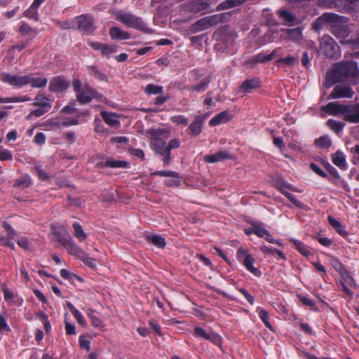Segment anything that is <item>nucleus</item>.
Listing matches in <instances>:
<instances>
[{
    "mask_svg": "<svg viewBox=\"0 0 359 359\" xmlns=\"http://www.w3.org/2000/svg\"><path fill=\"white\" fill-rule=\"evenodd\" d=\"M346 18L337 14L325 13L317 18L313 27L316 30H320L325 25L331 26L332 33L340 40L343 44H350L353 48H359V29L356 31V36H352L347 39L351 33V29L348 25H344Z\"/></svg>",
    "mask_w": 359,
    "mask_h": 359,
    "instance_id": "nucleus-1",
    "label": "nucleus"
},
{
    "mask_svg": "<svg viewBox=\"0 0 359 359\" xmlns=\"http://www.w3.org/2000/svg\"><path fill=\"white\" fill-rule=\"evenodd\" d=\"M244 1L245 0H226L225 1L222 2L218 5L217 10L222 11L225 9H229L241 5Z\"/></svg>",
    "mask_w": 359,
    "mask_h": 359,
    "instance_id": "nucleus-35",
    "label": "nucleus"
},
{
    "mask_svg": "<svg viewBox=\"0 0 359 359\" xmlns=\"http://www.w3.org/2000/svg\"><path fill=\"white\" fill-rule=\"evenodd\" d=\"M116 18L129 27L144 31L147 29L146 24L141 18L125 11H118L116 13Z\"/></svg>",
    "mask_w": 359,
    "mask_h": 359,
    "instance_id": "nucleus-7",
    "label": "nucleus"
},
{
    "mask_svg": "<svg viewBox=\"0 0 359 359\" xmlns=\"http://www.w3.org/2000/svg\"><path fill=\"white\" fill-rule=\"evenodd\" d=\"M48 110L49 109L39 107L38 109L32 110L29 114V116H34L36 117H40L44 114H46L47 111H48Z\"/></svg>",
    "mask_w": 359,
    "mask_h": 359,
    "instance_id": "nucleus-62",
    "label": "nucleus"
},
{
    "mask_svg": "<svg viewBox=\"0 0 359 359\" xmlns=\"http://www.w3.org/2000/svg\"><path fill=\"white\" fill-rule=\"evenodd\" d=\"M79 124L77 118H66L62 120V126L69 127Z\"/></svg>",
    "mask_w": 359,
    "mask_h": 359,
    "instance_id": "nucleus-64",
    "label": "nucleus"
},
{
    "mask_svg": "<svg viewBox=\"0 0 359 359\" xmlns=\"http://www.w3.org/2000/svg\"><path fill=\"white\" fill-rule=\"evenodd\" d=\"M17 244L20 248L24 250H32V243L28 240L27 237H21L17 241Z\"/></svg>",
    "mask_w": 359,
    "mask_h": 359,
    "instance_id": "nucleus-47",
    "label": "nucleus"
},
{
    "mask_svg": "<svg viewBox=\"0 0 359 359\" xmlns=\"http://www.w3.org/2000/svg\"><path fill=\"white\" fill-rule=\"evenodd\" d=\"M273 184L275 187H276L280 192L285 191V189L294 192L299 191L296 187L289 184L282 177L280 176H278L276 179H274Z\"/></svg>",
    "mask_w": 359,
    "mask_h": 359,
    "instance_id": "nucleus-26",
    "label": "nucleus"
},
{
    "mask_svg": "<svg viewBox=\"0 0 359 359\" xmlns=\"http://www.w3.org/2000/svg\"><path fill=\"white\" fill-rule=\"evenodd\" d=\"M231 158H233L232 155L226 150H221L218 152L207 155L204 157L205 161L208 163H214Z\"/></svg>",
    "mask_w": 359,
    "mask_h": 359,
    "instance_id": "nucleus-15",
    "label": "nucleus"
},
{
    "mask_svg": "<svg viewBox=\"0 0 359 359\" xmlns=\"http://www.w3.org/2000/svg\"><path fill=\"white\" fill-rule=\"evenodd\" d=\"M149 133L151 135V147L156 154L162 157V161L165 165H168L171 161L170 151L174 149H177L180 147V141L176 138L172 139L166 145L165 140L162 138L167 139L169 133L167 130L158 129L151 130Z\"/></svg>",
    "mask_w": 359,
    "mask_h": 359,
    "instance_id": "nucleus-3",
    "label": "nucleus"
},
{
    "mask_svg": "<svg viewBox=\"0 0 359 359\" xmlns=\"http://www.w3.org/2000/svg\"><path fill=\"white\" fill-rule=\"evenodd\" d=\"M195 335L198 337L203 338L207 340L210 332H207L203 328L196 327L194 329Z\"/></svg>",
    "mask_w": 359,
    "mask_h": 359,
    "instance_id": "nucleus-59",
    "label": "nucleus"
},
{
    "mask_svg": "<svg viewBox=\"0 0 359 359\" xmlns=\"http://www.w3.org/2000/svg\"><path fill=\"white\" fill-rule=\"evenodd\" d=\"M29 43V40L25 42H21L18 43L17 45L13 46L8 51V55L6 57V60L11 63L13 62L14 56L13 55L14 50H18V51H21L25 49Z\"/></svg>",
    "mask_w": 359,
    "mask_h": 359,
    "instance_id": "nucleus-36",
    "label": "nucleus"
},
{
    "mask_svg": "<svg viewBox=\"0 0 359 359\" xmlns=\"http://www.w3.org/2000/svg\"><path fill=\"white\" fill-rule=\"evenodd\" d=\"M4 299L6 302H11L12 304H16V305H22V299H18L15 300V294L10 290L6 288L4 290Z\"/></svg>",
    "mask_w": 359,
    "mask_h": 359,
    "instance_id": "nucleus-39",
    "label": "nucleus"
},
{
    "mask_svg": "<svg viewBox=\"0 0 359 359\" xmlns=\"http://www.w3.org/2000/svg\"><path fill=\"white\" fill-rule=\"evenodd\" d=\"M346 121L353 123H359V104L350 106Z\"/></svg>",
    "mask_w": 359,
    "mask_h": 359,
    "instance_id": "nucleus-29",
    "label": "nucleus"
},
{
    "mask_svg": "<svg viewBox=\"0 0 359 359\" xmlns=\"http://www.w3.org/2000/svg\"><path fill=\"white\" fill-rule=\"evenodd\" d=\"M260 80L258 78L245 80L239 87V92L244 94L250 93L253 90L260 86Z\"/></svg>",
    "mask_w": 359,
    "mask_h": 359,
    "instance_id": "nucleus-17",
    "label": "nucleus"
},
{
    "mask_svg": "<svg viewBox=\"0 0 359 359\" xmlns=\"http://www.w3.org/2000/svg\"><path fill=\"white\" fill-rule=\"evenodd\" d=\"M299 62L297 57L293 56H288L286 57L280 58L276 61V65H283L285 67H292Z\"/></svg>",
    "mask_w": 359,
    "mask_h": 359,
    "instance_id": "nucleus-33",
    "label": "nucleus"
},
{
    "mask_svg": "<svg viewBox=\"0 0 359 359\" xmlns=\"http://www.w3.org/2000/svg\"><path fill=\"white\" fill-rule=\"evenodd\" d=\"M311 169L317 175L322 177H326L327 174L316 163H312L310 165Z\"/></svg>",
    "mask_w": 359,
    "mask_h": 359,
    "instance_id": "nucleus-63",
    "label": "nucleus"
},
{
    "mask_svg": "<svg viewBox=\"0 0 359 359\" xmlns=\"http://www.w3.org/2000/svg\"><path fill=\"white\" fill-rule=\"evenodd\" d=\"M344 81H349L353 85L359 82V69L356 62L351 61L337 63L327 72L326 88H330L337 83Z\"/></svg>",
    "mask_w": 359,
    "mask_h": 359,
    "instance_id": "nucleus-2",
    "label": "nucleus"
},
{
    "mask_svg": "<svg viewBox=\"0 0 359 359\" xmlns=\"http://www.w3.org/2000/svg\"><path fill=\"white\" fill-rule=\"evenodd\" d=\"M312 265L314 266L316 271L321 273V276L324 278L327 276V271L324 266L321 264L320 262H313Z\"/></svg>",
    "mask_w": 359,
    "mask_h": 359,
    "instance_id": "nucleus-60",
    "label": "nucleus"
},
{
    "mask_svg": "<svg viewBox=\"0 0 359 359\" xmlns=\"http://www.w3.org/2000/svg\"><path fill=\"white\" fill-rule=\"evenodd\" d=\"M12 153L6 149H4L2 146H0V161H6L12 159Z\"/></svg>",
    "mask_w": 359,
    "mask_h": 359,
    "instance_id": "nucleus-57",
    "label": "nucleus"
},
{
    "mask_svg": "<svg viewBox=\"0 0 359 359\" xmlns=\"http://www.w3.org/2000/svg\"><path fill=\"white\" fill-rule=\"evenodd\" d=\"M34 106L42 107L47 109L51 108L50 100L43 94L39 93L34 97Z\"/></svg>",
    "mask_w": 359,
    "mask_h": 359,
    "instance_id": "nucleus-30",
    "label": "nucleus"
},
{
    "mask_svg": "<svg viewBox=\"0 0 359 359\" xmlns=\"http://www.w3.org/2000/svg\"><path fill=\"white\" fill-rule=\"evenodd\" d=\"M69 85L67 81L61 76H56L50 80L48 90L51 93H59L66 90Z\"/></svg>",
    "mask_w": 359,
    "mask_h": 359,
    "instance_id": "nucleus-13",
    "label": "nucleus"
},
{
    "mask_svg": "<svg viewBox=\"0 0 359 359\" xmlns=\"http://www.w3.org/2000/svg\"><path fill=\"white\" fill-rule=\"evenodd\" d=\"M88 315L92 320V323L95 327H101L102 325V320L96 316V313L93 309H89Z\"/></svg>",
    "mask_w": 359,
    "mask_h": 359,
    "instance_id": "nucleus-53",
    "label": "nucleus"
},
{
    "mask_svg": "<svg viewBox=\"0 0 359 359\" xmlns=\"http://www.w3.org/2000/svg\"><path fill=\"white\" fill-rule=\"evenodd\" d=\"M255 259L251 255H247L243 260L245 269L256 277L262 276L261 271L254 266Z\"/></svg>",
    "mask_w": 359,
    "mask_h": 359,
    "instance_id": "nucleus-21",
    "label": "nucleus"
},
{
    "mask_svg": "<svg viewBox=\"0 0 359 359\" xmlns=\"http://www.w3.org/2000/svg\"><path fill=\"white\" fill-rule=\"evenodd\" d=\"M110 36L114 40H126L130 38L129 32L121 30L117 27H114L110 29Z\"/></svg>",
    "mask_w": 359,
    "mask_h": 359,
    "instance_id": "nucleus-28",
    "label": "nucleus"
},
{
    "mask_svg": "<svg viewBox=\"0 0 359 359\" xmlns=\"http://www.w3.org/2000/svg\"><path fill=\"white\" fill-rule=\"evenodd\" d=\"M257 312L259 318L262 320L265 326L269 328L270 330L273 331V327L271 324L269 323V313L262 308L258 307L257 309Z\"/></svg>",
    "mask_w": 359,
    "mask_h": 359,
    "instance_id": "nucleus-34",
    "label": "nucleus"
},
{
    "mask_svg": "<svg viewBox=\"0 0 359 359\" xmlns=\"http://www.w3.org/2000/svg\"><path fill=\"white\" fill-rule=\"evenodd\" d=\"M278 37V32L273 29H269L263 36V42L269 43L274 41Z\"/></svg>",
    "mask_w": 359,
    "mask_h": 359,
    "instance_id": "nucleus-50",
    "label": "nucleus"
},
{
    "mask_svg": "<svg viewBox=\"0 0 359 359\" xmlns=\"http://www.w3.org/2000/svg\"><path fill=\"white\" fill-rule=\"evenodd\" d=\"M19 31L21 34L32 35L34 33V30L27 23H22Z\"/></svg>",
    "mask_w": 359,
    "mask_h": 359,
    "instance_id": "nucleus-58",
    "label": "nucleus"
},
{
    "mask_svg": "<svg viewBox=\"0 0 359 359\" xmlns=\"http://www.w3.org/2000/svg\"><path fill=\"white\" fill-rule=\"evenodd\" d=\"M68 307L69 309V311L72 312L74 317L76 320L77 323L82 326L86 325V321L83 315L81 314V313L71 304H68Z\"/></svg>",
    "mask_w": 359,
    "mask_h": 359,
    "instance_id": "nucleus-37",
    "label": "nucleus"
},
{
    "mask_svg": "<svg viewBox=\"0 0 359 359\" xmlns=\"http://www.w3.org/2000/svg\"><path fill=\"white\" fill-rule=\"evenodd\" d=\"M73 229L74 230V236L75 237L80 241L82 242L85 241L87 238L86 233L83 231L82 226L80 225L79 222H74L72 224Z\"/></svg>",
    "mask_w": 359,
    "mask_h": 359,
    "instance_id": "nucleus-38",
    "label": "nucleus"
},
{
    "mask_svg": "<svg viewBox=\"0 0 359 359\" xmlns=\"http://www.w3.org/2000/svg\"><path fill=\"white\" fill-rule=\"evenodd\" d=\"M277 15L286 23L294 24L297 20L296 17L289 11L280 9L277 11Z\"/></svg>",
    "mask_w": 359,
    "mask_h": 359,
    "instance_id": "nucleus-31",
    "label": "nucleus"
},
{
    "mask_svg": "<svg viewBox=\"0 0 359 359\" xmlns=\"http://www.w3.org/2000/svg\"><path fill=\"white\" fill-rule=\"evenodd\" d=\"M10 327L7 323L6 318L4 315L0 314V333L4 331H10Z\"/></svg>",
    "mask_w": 359,
    "mask_h": 359,
    "instance_id": "nucleus-61",
    "label": "nucleus"
},
{
    "mask_svg": "<svg viewBox=\"0 0 359 359\" xmlns=\"http://www.w3.org/2000/svg\"><path fill=\"white\" fill-rule=\"evenodd\" d=\"M3 226L5 229V234L2 233L0 235V245L7 246L14 250L15 249L14 241L17 236L16 231L6 222H4Z\"/></svg>",
    "mask_w": 359,
    "mask_h": 359,
    "instance_id": "nucleus-11",
    "label": "nucleus"
},
{
    "mask_svg": "<svg viewBox=\"0 0 359 359\" xmlns=\"http://www.w3.org/2000/svg\"><path fill=\"white\" fill-rule=\"evenodd\" d=\"M330 265L338 272H342L344 269L342 263L340 260L334 256H331L329 259Z\"/></svg>",
    "mask_w": 359,
    "mask_h": 359,
    "instance_id": "nucleus-48",
    "label": "nucleus"
},
{
    "mask_svg": "<svg viewBox=\"0 0 359 359\" xmlns=\"http://www.w3.org/2000/svg\"><path fill=\"white\" fill-rule=\"evenodd\" d=\"M316 144L321 148L330 147L332 144L331 140L327 136H323L316 140Z\"/></svg>",
    "mask_w": 359,
    "mask_h": 359,
    "instance_id": "nucleus-52",
    "label": "nucleus"
},
{
    "mask_svg": "<svg viewBox=\"0 0 359 359\" xmlns=\"http://www.w3.org/2000/svg\"><path fill=\"white\" fill-rule=\"evenodd\" d=\"M72 86L76 93V99L81 104H87L97 97V92L87 85L82 86L79 79L73 81Z\"/></svg>",
    "mask_w": 359,
    "mask_h": 359,
    "instance_id": "nucleus-5",
    "label": "nucleus"
},
{
    "mask_svg": "<svg viewBox=\"0 0 359 359\" xmlns=\"http://www.w3.org/2000/svg\"><path fill=\"white\" fill-rule=\"evenodd\" d=\"M255 224V234H256L259 238H264L267 233L268 230L265 229V225L262 222H254Z\"/></svg>",
    "mask_w": 359,
    "mask_h": 359,
    "instance_id": "nucleus-42",
    "label": "nucleus"
},
{
    "mask_svg": "<svg viewBox=\"0 0 359 359\" xmlns=\"http://www.w3.org/2000/svg\"><path fill=\"white\" fill-rule=\"evenodd\" d=\"M97 165L100 168H126L129 166V163L126 161H119L113 158H108L104 161L97 163Z\"/></svg>",
    "mask_w": 359,
    "mask_h": 359,
    "instance_id": "nucleus-19",
    "label": "nucleus"
},
{
    "mask_svg": "<svg viewBox=\"0 0 359 359\" xmlns=\"http://www.w3.org/2000/svg\"><path fill=\"white\" fill-rule=\"evenodd\" d=\"M231 119V116L229 113L228 111H224L222 112L219 113L213 118H212L209 122L210 125L212 126H218L219 124H223Z\"/></svg>",
    "mask_w": 359,
    "mask_h": 359,
    "instance_id": "nucleus-24",
    "label": "nucleus"
},
{
    "mask_svg": "<svg viewBox=\"0 0 359 359\" xmlns=\"http://www.w3.org/2000/svg\"><path fill=\"white\" fill-rule=\"evenodd\" d=\"M354 92L351 87L338 85L333 88L328 99L352 98Z\"/></svg>",
    "mask_w": 359,
    "mask_h": 359,
    "instance_id": "nucleus-12",
    "label": "nucleus"
},
{
    "mask_svg": "<svg viewBox=\"0 0 359 359\" xmlns=\"http://www.w3.org/2000/svg\"><path fill=\"white\" fill-rule=\"evenodd\" d=\"M89 74L99 81L107 80V76L104 74L100 72L97 68L95 66H90L88 67Z\"/></svg>",
    "mask_w": 359,
    "mask_h": 359,
    "instance_id": "nucleus-43",
    "label": "nucleus"
},
{
    "mask_svg": "<svg viewBox=\"0 0 359 359\" xmlns=\"http://www.w3.org/2000/svg\"><path fill=\"white\" fill-rule=\"evenodd\" d=\"M0 81L13 88H21L27 86V74L20 75L9 72H2Z\"/></svg>",
    "mask_w": 359,
    "mask_h": 359,
    "instance_id": "nucleus-8",
    "label": "nucleus"
},
{
    "mask_svg": "<svg viewBox=\"0 0 359 359\" xmlns=\"http://www.w3.org/2000/svg\"><path fill=\"white\" fill-rule=\"evenodd\" d=\"M224 14L222 13L201 18L189 27V31L190 34H196L207 30L222 22Z\"/></svg>",
    "mask_w": 359,
    "mask_h": 359,
    "instance_id": "nucleus-4",
    "label": "nucleus"
},
{
    "mask_svg": "<svg viewBox=\"0 0 359 359\" xmlns=\"http://www.w3.org/2000/svg\"><path fill=\"white\" fill-rule=\"evenodd\" d=\"M146 240L149 243L161 249L164 248L166 245L165 239L161 235L147 234Z\"/></svg>",
    "mask_w": 359,
    "mask_h": 359,
    "instance_id": "nucleus-27",
    "label": "nucleus"
},
{
    "mask_svg": "<svg viewBox=\"0 0 359 359\" xmlns=\"http://www.w3.org/2000/svg\"><path fill=\"white\" fill-rule=\"evenodd\" d=\"M292 242L295 246L296 249L304 257H309L311 255V250L309 246L305 245L302 241L297 239H292Z\"/></svg>",
    "mask_w": 359,
    "mask_h": 359,
    "instance_id": "nucleus-32",
    "label": "nucleus"
},
{
    "mask_svg": "<svg viewBox=\"0 0 359 359\" xmlns=\"http://www.w3.org/2000/svg\"><path fill=\"white\" fill-rule=\"evenodd\" d=\"M144 90L148 95H158L162 93L163 87L154 84H148Z\"/></svg>",
    "mask_w": 359,
    "mask_h": 359,
    "instance_id": "nucleus-45",
    "label": "nucleus"
},
{
    "mask_svg": "<svg viewBox=\"0 0 359 359\" xmlns=\"http://www.w3.org/2000/svg\"><path fill=\"white\" fill-rule=\"evenodd\" d=\"M79 259H81L86 266L92 269H95L97 266V260L94 258L88 257V255L85 252L84 255L81 256Z\"/></svg>",
    "mask_w": 359,
    "mask_h": 359,
    "instance_id": "nucleus-51",
    "label": "nucleus"
},
{
    "mask_svg": "<svg viewBox=\"0 0 359 359\" xmlns=\"http://www.w3.org/2000/svg\"><path fill=\"white\" fill-rule=\"evenodd\" d=\"M100 114L103 121L109 126H118L120 124L118 116L115 113L102 111Z\"/></svg>",
    "mask_w": 359,
    "mask_h": 359,
    "instance_id": "nucleus-25",
    "label": "nucleus"
},
{
    "mask_svg": "<svg viewBox=\"0 0 359 359\" xmlns=\"http://www.w3.org/2000/svg\"><path fill=\"white\" fill-rule=\"evenodd\" d=\"M30 183V177L28 175H23L16 180L15 185L22 189H25L29 186Z\"/></svg>",
    "mask_w": 359,
    "mask_h": 359,
    "instance_id": "nucleus-46",
    "label": "nucleus"
},
{
    "mask_svg": "<svg viewBox=\"0 0 359 359\" xmlns=\"http://www.w3.org/2000/svg\"><path fill=\"white\" fill-rule=\"evenodd\" d=\"M6 103L23 102L30 101L31 98L27 95H23V96H15V97H6Z\"/></svg>",
    "mask_w": 359,
    "mask_h": 359,
    "instance_id": "nucleus-54",
    "label": "nucleus"
},
{
    "mask_svg": "<svg viewBox=\"0 0 359 359\" xmlns=\"http://www.w3.org/2000/svg\"><path fill=\"white\" fill-rule=\"evenodd\" d=\"M285 36V39L292 41L297 43H302L303 41V29L300 27L294 29H287L284 30Z\"/></svg>",
    "mask_w": 359,
    "mask_h": 359,
    "instance_id": "nucleus-14",
    "label": "nucleus"
},
{
    "mask_svg": "<svg viewBox=\"0 0 359 359\" xmlns=\"http://www.w3.org/2000/svg\"><path fill=\"white\" fill-rule=\"evenodd\" d=\"M61 243L71 255L79 258L84 255L85 251L80 248L72 238L63 239Z\"/></svg>",
    "mask_w": 359,
    "mask_h": 359,
    "instance_id": "nucleus-16",
    "label": "nucleus"
},
{
    "mask_svg": "<svg viewBox=\"0 0 359 359\" xmlns=\"http://www.w3.org/2000/svg\"><path fill=\"white\" fill-rule=\"evenodd\" d=\"M320 51L327 58H337L340 55V48L329 35H324L320 41Z\"/></svg>",
    "mask_w": 359,
    "mask_h": 359,
    "instance_id": "nucleus-6",
    "label": "nucleus"
},
{
    "mask_svg": "<svg viewBox=\"0 0 359 359\" xmlns=\"http://www.w3.org/2000/svg\"><path fill=\"white\" fill-rule=\"evenodd\" d=\"M204 121L205 118L203 116H196L194 121L189 126L190 134L194 136L198 135L202 131Z\"/></svg>",
    "mask_w": 359,
    "mask_h": 359,
    "instance_id": "nucleus-23",
    "label": "nucleus"
},
{
    "mask_svg": "<svg viewBox=\"0 0 359 359\" xmlns=\"http://www.w3.org/2000/svg\"><path fill=\"white\" fill-rule=\"evenodd\" d=\"M327 126L333 131L338 133L343 130L345 125L343 122L337 121L333 119H329L327 121Z\"/></svg>",
    "mask_w": 359,
    "mask_h": 359,
    "instance_id": "nucleus-41",
    "label": "nucleus"
},
{
    "mask_svg": "<svg viewBox=\"0 0 359 359\" xmlns=\"http://www.w3.org/2000/svg\"><path fill=\"white\" fill-rule=\"evenodd\" d=\"M48 83V79L43 76L36 77L34 74H27V85L33 88H43Z\"/></svg>",
    "mask_w": 359,
    "mask_h": 359,
    "instance_id": "nucleus-18",
    "label": "nucleus"
},
{
    "mask_svg": "<svg viewBox=\"0 0 359 359\" xmlns=\"http://www.w3.org/2000/svg\"><path fill=\"white\" fill-rule=\"evenodd\" d=\"M116 51V48L115 46H111L106 43H103L101 48V53L103 55H109L111 53H115Z\"/></svg>",
    "mask_w": 359,
    "mask_h": 359,
    "instance_id": "nucleus-56",
    "label": "nucleus"
},
{
    "mask_svg": "<svg viewBox=\"0 0 359 359\" xmlns=\"http://www.w3.org/2000/svg\"><path fill=\"white\" fill-rule=\"evenodd\" d=\"M170 179L165 181V184L170 187H178L181 184V179L180 177L179 173L176 172V175H171Z\"/></svg>",
    "mask_w": 359,
    "mask_h": 359,
    "instance_id": "nucleus-49",
    "label": "nucleus"
},
{
    "mask_svg": "<svg viewBox=\"0 0 359 359\" xmlns=\"http://www.w3.org/2000/svg\"><path fill=\"white\" fill-rule=\"evenodd\" d=\"M74 27H76L81 32L88 34L93 32L95 27L93 19L90 15H81L76 17L73 21Z\"/></svg>",
    "mask_w": 359,
    "mask_h": 359,
    "instance_id": "nucleus-10",
    "label": "nucleus"
},
{
    "mask_svg": "<svg viewBox=\"0 0 359 359\" xmlns=\"http://www.w3.org/2000/svg\"><path fill=\"white\" fill-rule=\"evenodd\" d=\"M210 7V3L205 0H194L187 4V9L193 13L206 11Z\"/></svg>",
    "mask_w": 359,
    "mask_h": 359,
    "instance_id": "nucleus-20",
    "label": "nucleus"
},
{
    "mask_svg": "<svg viewBox=\"0 0 359 359\" xmlns=\"http://www.w3.org/2000/svg\"><path fill=\"white\" fill-rule=\"evenodd\" d=\"M331 160L332 163L341 170H346L347 169V163L345 154L341 151H337L332 154Z\"/></svg>",
    "mask_w": 359,
    "mask_h": 359,
    "instance_id": "nucleus-22",
    "label": "nucleus"
},
{
    "mask_svg": "<svg viewBox=\"0 0 359 359\" xmlns=\"http://www.w3.org/2000/svg\"><path fill=\"white\" fill-rule=\"evenodd\" d=\"M210 79L204 78L201 80L199 84L193 85L189 87V90L191 91L202 92L204 91L208 86Z\"/></svg>",
    "mask_w": 359,
    "mask_h": 359,
    "instance_id": "nucleus-40",
    "label": "nucleus"
},
{
    "mask_svg": "<svg viewBox=\"0 0 359 359\" xmlns=\"http://www.w3.org/2000/svg\"><path fill=\"white\" fill-rule=\"evenodd\" d=\"M171 121L177 125L187 126L189 124L188 118L183 115L172 116Z\"/></svg>",
    "mask_w": 359,
    "mask_h": 359,
    "instance_id": "nucleus-55",
    "label": "nucleus"
},
{
    "mask_svg": "<svg viewBox=\"0 0 359 359\" xmlns=\"http://www.w3.org/2000/svg\"><path fill=\"white\" fill-rule=\"evenodd\" d=\"M38 8H39V7H37L34 4H32L30 7L25 11L24 15L26 18H28L29 19H34V20H38V12H37Z\"/></svg>",
    "mask_w": 359,
    "mask_h": 359,
    "instance_id": "nucleus-44",
    "label": "nucleus"
},
{
    "mask_svg": "<svg viewBox=\"0 0 359 359\" xmlns=\"http://www.w3.org/2000/svg\"><path fill=\"white\" fill-rule=\"evenodd\" d=\"M349 105L342 104L338 102H331L321 107V110L332 116L343 115L346 121V116L349 112Z\"/></svg>",
    "mask_w": 359,
    "mask_h": 359,
    "instance_id": "nucleus-9",
    "label": "nucleus"
}]
</instances>
